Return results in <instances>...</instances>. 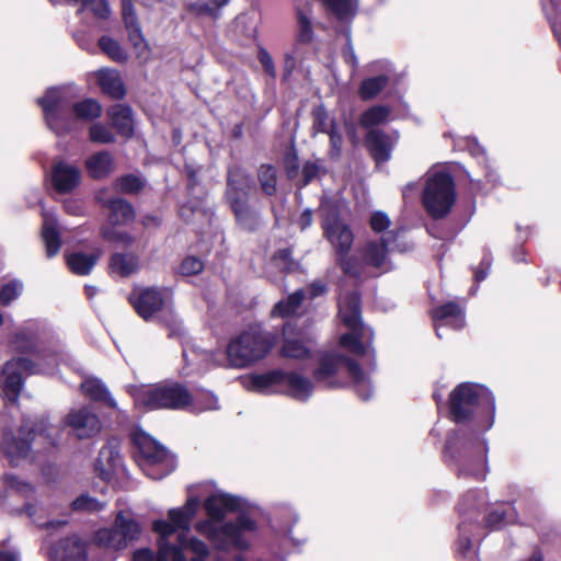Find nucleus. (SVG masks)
I'll use <instances>...</instances> for the list:
<instances>
[{
  "instance_id": "obj_19",
  "label": "nucleus",
  "mask_w": 561,
  "mask_h": 561,
  "mask_svg": "<svg viewBox=\"0 0 561 561\" xmlns=\"http://www.w3.org/2000/svg\"><path fill=\"white\" fill-rule=\"evenodd\" d=\"M140 534V526L128 511H121L115 517L113 527L101 528L95 531L96 545L114 550L125 549Z\"/></svg>"
},
{
  "instance_id": "obj_53",
  "label": "nucleus",
  "mask_w": 561,
  "mask_h": 561,
  "mask_svg": "<svg viewBox=\"0 0 561 561\" xmlns=\"http://www.w3.org/2000/svg\"><path fill=\"white\" fill-rule=\"evenodd\" d=\"M169 559L173 561V556L171 553H162L159 547L158 554H154L150 549H139L134 553V561H161Z\"/></svg>"
},
{
  "instance_id": "obj_43",
  "label": "nucleus",
  "mask_w": 561,
  "mask_h": 561,
  "mask_svg": "<svg viewBox=\"0 0 561 561\" xmlns=\"http://www.w3.org/2000/svg\"><path fill=\"white\" fill-rule=\"evenodd\" d=\"M391 108L386 105H375L365 111L360 116V125L365 128L378 126L388 121Z\"/></svg>"
},
{
  "instance_id": "obj_22",
  "label": "nucleus",
  "mask_w": 561,
  "mask_h": 561,
  "mask_svg": "<svg viewBox=\"0 0 561 561\" xmlns=\"http://www.w3.org/2000/svg\"><path fill=\"white\" fill-rule=\"evenodd\" d=\"M284 344L280 351L283 357L304 359L311 353L310 337L302 332L295 333L291 323H286L283 329Z\"/></svg>"
},
{
  "instance_id": "obj_4",
  "label": "nucleus",
  "mask_w": 561,
  "mask_h": 561,
  "mask_svg": "<svg viewBox=\"0 0 561 561\" xmlns=\"http://www.w3.org/2000/svg\"><path fill=\"white\" fill-rule=\"evenodd\" d=\"M70 98L66 88H50L38 100L46 124L57 136H65L76 129L78 119L90 121L98 118L102 107L95 100L87 99L73 104L68 110Z\"/></svg>"
},
{
  "instance_id": "obj_11",
  "label": "nucleus",
  "mask_w": 561,
  "mask_h": 561,
  "mask_svg": "<svg viewBox=\"0 0 561 561\" xmlns=\"http://www.w3.org/2000/svg\"><path fill=\"white\" fill-rule=\"evenodd\" d=\"M399 231L389 230L379 238L366 240L354 255L356 263L360 264V273L366 266L383 272L390 270V253L393 251L404 252L410 249L408 243L399 241Z\"/></svg>"
},
{
  "instance_id": "obj_44",
  "label": "nucleus",
  "mask_w": 561,
  "mask_h": 561,
  "mask_svg": "<svg viewBox=\"0 0 561 561\" xmlns=\"http://www.w3.org/2000/svg\"><path fill=\"white\" fill-rule=\"evenodd\" d=\"M102 237L108 242L123 247H127L134 241V238L129 233L110 224L102 228Z\"/></svg>"
},
{
  "instance_id": "obj_42",
  "label": "nucleus",
  "mask_w": 561,
  "mask_h": 561,
  "mask_svg": "<svg viewBox=\"0 0 561 561\" xmlns=\"http://www.w3.org/2000/svg\"><path fill=\"white\" fill-rule=\"evenodd\" d=\"M389 77L380 75L365 79L359 87V96L363 100H371L376 98L389 84Z\"/></svg>"
},
{
  "instance_id": "obj_30",
  "label": "nucleus",
  "mask_w": 561,
  "mask_h": 561,
  "mask_svg": "<svg viewBox=\"0 0 561 561\" xmlns=\"http://www.w3.org/2000/svg\"><path fill=\"white\" fill-rule=\"evenodd\" d=\"M433 318L436 323V333L440 337L442 327L461 329L465 325V316L462 309L454 302L443 305L433 311Z\"/></svg>"
},
{
  "instance_id": "obj_31",
  "label": "nucleus",
  "mask_w": 561,
  "mask_h": 561,
  "mask_svg": "<svg viewBox=\"0 0 561 561\" xmlns=\"http://www.w3.org/2000/svg\"><path fill=\"white\" fill-rule=\"evenodd\" d=\"M366 142L373 158L378 164L390 159L393 140L389 136L380 130L371 129L366 137Z\"/></svg>"
},
{
  "instance_id": "obj_58",
  "label": "nucleus",
  "mask_w": 561,
  "mask_h": 561,
  "mask_svg": "<svg viewBox=\"0 0 561 561\" xmlns=\"http://www.w3.org/2000/svg\"><path fill=\"white\" fill-rule=\"evenodd\" d=\"M273 264L283 271H290L295 265L291 260V253L289 250H282L277 252L273 256Z\"/></svg>"
},
{
  "instance_id": "obj_14",
  "label": "nucleus",
  "mask_w": 561,
  "mask_h": 561,
  "mask_svg": "<svg viewBox=\"0 0 561 561\" xmlns=\"http://www.w3.org/2000/svg\"><path fill=\"white\" fill-rule=\"evenodd\" d=\"M474 407L494 411V397L483 386L470 382L460 383L450 393V410L457 423L467 421Z\"/></svg>"
},
{
  "instance_id": "obj_60",
  "label": "nucleus",
  "mask_w": 561,
  "mask_h": 561,
  "mask_svg": "<svg viewBox=\"0 0 561 561\" xmlns=\"http://www.w3.org/2000/svg\"><path fill=\"white\" fill-rule=\"evenodd\" d=\"M506 520V513L503 510L491 512L486 518V524L491 528H499Z\"/></svg>"
},
{
  "instance_id": "obj_13",
  "label": "nucleus",
  "mask_w": 561,
  "mask_h": 561,
  "mask_svg": "<svg viewBox=\"0 0 561 561\" xmlns=\"http://www.w3.org/2000/svg\"><path fill=\"white\" fill-rule=\"evenodd\" d=\"M456 199L454 181L449 173L436 171L428 173L423 192V204L434 218L446 216Z\"/></svg>"
},
{
  "instance_id": "obj_35",
  "label": "nucleus",
  "mask_w": 561,
  "mask_h": 561,
  "mask_svg": "<svg viewBox=\"0 0 561 561\" xmlns=\"http://www.w3.org/2000/svg\"><path fill=\"white\" fill-rule=\"evenodd\" d=\"M479 453L473 457H465L461 461L460 470L465 474L473 476L477 479H484L488 472L486 448L485 445L477 440Z\"/></svg>"
},
{
  "instance_id": "obj_23",
  "label": "nucleus",
  "mask_w": 561,
  "mask_h": 561,
  "mask_svg": "<svg viewBox=\"0 0 561 561\" xmlns=\"http://www.w3.org/2000/svg\"><path fill=\"white\" fill-rule=\"evenodd\" d=\"M51 183L59 193H70L79 186L81 182V172L78 167L58 161L51 170Z\"/></svg>"
},
{
  "instance_id": "obj_39",
  "label": "nucleus",
  "mask_w": 561,
  "mask_h": 561,
  "mask_svg": "<svg viewBox=\"0 0 561 561\" xmlns=\"http://www.w3.org/2000/svg\"><path fill=\"white\" fill-rule=\"evenodd\" d=\"M110 208L108 224L112 226H121L134 219L133 207L124 199L117 198L107 203Z\"/></svg>"
},
{
  "instance_id": "obj_45",
  "label": "nucleus",
  "mask_w": 561,
  "mask_h": 561,
  "mask_svg": "<svg viewBox=\"0 0 561 561\" xmlns=\"http://www.w3.org/2000/svg\"><path fill=\"white\" fill-rule=\"evenodd\" d=\"M328 9L339 19H347L354 16L356 5L352 0H323Z\"/></svg>"
},
{
  "instance_id": "obj_37",
  "label": "nucleus",
  "mask_w": 561,
  "mask_h": 561,
  "mask_svg": "<svg viewBox=\"0 0 561 561\" xmlns=\"http://www.w3.org/2000/svg\"><path fill=\"white\" fill-rule=\"evenodd\" d=\"M82 392L91 400L100 401L112 409L117 408V403L111 396L105 385L96 378H88L81 383Z\"/></svg>"
},
{
  "instance_id": "obj_40",
  "label": "nucleus",
  "mask_w": 561,
  "mask_h": 561,
  "mask_svg": "<svg viewBox=\"0 0 561 561\" xmlns=\"http://www.w3.org/2000/svg\"><path fill=\"white\" fill-rule=\"evenodd\" d=\"M173 547L180 548L181 553L184 556H185L184 551L190 550L196 554L195 558H199L203 560L209 553V549L204 541H202L195 537H188L187 534H185V533H179L175 536V541H173Z\"/></svg>"
},
{
  "instance_id": "obj_38",
  "label": "nucleus",
  "mask_w": 561,
  "mask_h": 561,
  "mask_svg": "<svg viewBox=\"0 0 561 561\" xmlns=\"http://www.w3.org/2000/svg\"><path fill=\"white\" fill-rule=\"evenodd\" d=\"M139 268V259L133 253H115L110 259V271L112 274L126 277Z\"/></svg>"
},
{
  "instance_id": "obj_18",
  "label": "nucleus",
  "mask_w": 561,
  "mask_h": 561,
  "mask_svg": "<svg viewBox=\"0 0 561 561\" xmlns=\"http://www.w3.org/2000/svg\"><path fill=\"white\" fill-rule=\"evenodd\" d=\"M139 450V461L144 472L151 479L158 480L173 471L174 458L168 450L147 435L136 438Z\"/></svg>"
},
{
  "instance_id": "obj_47",
  "label": "nucleus",
  "mask_w": 561,
  "mask_h": 561,
  "mask_svg": "<svg viewBox=\"0 0 561 561\" xmlns=\"http://www.w3.org/2000/svg\"><path fill=\"white\" fill-rule=\"evenodd\" d=\"M259 180L262 190L272 195L276 192V171L272 165H262L259 170Z\"/></svg>"
},
{
  "instance_id": "obj_48",
  "label": "nucleus",
  "mask_w": 561,
  "mask_h": 561,
  "mask_svg": "<svg viewBox=\"0 0 561 561\" xmlns=\"http://www.w3.org/2000/svg\"><path fill=\"white\" fill-rule=\"evenodd\" d=\"M23 284L19 280H11L4 284L0 291V302L4 306L10 305L22 293Z\"/></svg>"
},
{
  "instance_id": "obj_24",
  "label": "nucleus",
  "mask_w": 561,
  "mask_h": 561,
  "mask_svg": "<svg viewBox=\"0 0 561 561\" xmlns=\"http://www.w3.org/2000/svg\"><path fill=\"white\" fill-rule=\"evenodd\" d=\"M283 369H274L265 374L250 375L243 379L248 390L263 394L282 393Z\"/></svg>"
},
{
  "instance_id": "obj_61",
  "label": "nucleus",
  "mask_w": 561,
  "mask_h": 561,
  "mask_svg": "<svg viewBox=\"0 0 561 561\" xmlns=\"http://www.w3.org/2000/svg\"><path fill=\"white\" fill-rule=\"evenodd\" d=\"M471 442L465 439V435L460 432H455L447 440V449H453L461 445L468 449L471 446Z\"/></svg>"
},
{
  "instance_id": "obj_8",
  "label": "nucleus",
  "mask_w": 561,
  "mask_h": 561,
  "mask_svg": "<svg viewBox=\"0 0 561 561\" xmlns=\"http://www.w3.org/2000/svg\"><path fill=\"white\" fill-rule=\"evenodd\" d=\"M128 392L137 407L147 410H179L192 402V397L186 388L175 382L130 386Z\"/></svg>"
},
{
  "instance_id": "obj_50",
  "label": "nucleus",
  "mask_w": 561,
  "mask_h": 561,
  "mask_svg": "<svg viewBox=\"0 0 561 561\" xmlns=\"http://www.w3.org/2000/svg\"><path fill=\"white\" fill-rule=\"evenodd\" d=\"M73 511L99 512L103 510L104 503L83 494L71 503Z\"/></svg>"
},
{
  "instance_id": "obj_6",
  "label": "nucleus",
  "mask_w": 561,
  "mask_h": 561,
  "mask_svg": "<svg viewBox=\"0 0 561 561\" xmlns=\"http://www.w3.org/2000/svg\"><path fill=\"white\" fill-rule=\"evenodd\" d=\"M199 505L197 496H190L183 506L169 510V520L156 519L152 523V530L158 535V547L162 553H171L173 561H186V556L181 553L180 548L173 547L172 538L179 533L187 534Z\"/></svg>"
},
{
  "instance_id": "obj_12",
  "label": "nucleus",
  "mask_w": 561,
  "mask_h": 561,
  "mask_svg": "<svg viewBox=\"0 0 561 561\" xmlns=\"http://www.w3.org/2000/svg\"><path fill=\"white\" fill-rule=\"evenodd\" d=\"M345 371L355 382L356 390L363 399H369L373 389L368 377L360 370L358 365L339 354H327L321 357L319 367L314 370V379L325 382L328 386H336L335 377Z\"/></svg>"
},
{
  "instance_id": "obj_5",
  "label": "nucleus",
  "mask_w": 561,
  "mask_h": 561,
  "mask_svg": "<svg viewBox=\"0 0 561 561\" xmlns=\"http://www.w3.org/2000/svg\"><path fill=\"white\" fill-rule=\"evenodd\" d=\"M324 237L333 247L336 260L343 272L351 276L360 275V264L350 254L354 241L351 228L339 217L337 203L323 199L320 206Z\"/></svg>"
},
{
  "instance_id": "obj_62",
  "label": "nucleus",
  "mask_w": 561,
  "mask_h": 561,
  "mask_svg": "<svg viewBox=\"0 0 561 561\" xmlns=\"http://www.w3.org/2000/svg\"><path fill=\"white\" fill-rule=\"evenodd\" d=\"M259 60L267 73L275 76V67H274L273 59L266 50H264V49L260 50Z\"/></svg>"
},
{
  "instance_id": "obj_34",
  "label": "nucleus",
  "mask_w": 561,
  "mask_h": 561,
  "mask_svg": "<svg viewBox=\"0 0 561 561\" xmlns=\"http://www.w3.org/2000/svg\"><path fill=\"white\" fill-rule=\"evenodd\" d=\"M107 114L121 136L130 137L134 134V121L130 107L116 104L108 110Z\"/></svg>"
},
{
  "instance_id": "obj_16",
  "label": "nucleus",
  "mask_w": 561,
  "mask_h": 561,
  "mask_svg": "<svg viewBox=\"0 0 561 561\" xmlns=\"http://www.w3.org/2000/svg\"><path fill=\"white\" fill-rule=\"evenodd\" d=\"M139 450V461L144 472L151 479L158 480L173 471L174 458L168 450L147 435L136 438Z\"/></svg>"
},
{
  "instance_id": "obj_26",
  "label": "nucleus",
  "mask_w": 561,
  "mask_h": 561,
  "mask_svg": "<svg viewBox=\"0 0 561 561\" xmlns=\"http://www.w3.org/2000/svg\"><path fill=\"white\" fill-rule=\"evenodd\" d=\"M116 439L108 440L100 450L95 461V472L103 480H110L121 466V456Z\"/></svg>"
},
{
  "instance_id": "obj_9",
  "label": "nucleus",
  "mask_w": 561,
  "mask_h": 561,
  "mask_svg": "<svg viewBox=\"0 0 561 561\" xmlns=\"http://www.w3.org/2000/svg\"><path fill=\"white\" fill-rule=\"evenodd\" d=\"M57 432V428L48 424V420L44 416L35 424L25 419L19 432V439L11 432L3 434L2 450L13 465H18L27 458L31 444L35 438L41 437L49 445H54Z\"/></svg>"
},
{
  "instance_id": "obj_3",
  "label": "nucleus",
  "mask_w": 561,
  "mask_h": 561,
  "mask_svg": "<svg viewBox=\"0 0 561 561\" xmlns=\"http://www.w3.org/2000/svg\"><path fill=\"white\" fill-rule=\"evenodd\" d=\"M274 344L273 337L259 331H245L233 337L227 345L226 356L218 358L207 351L184 352L187 365L196 366V370H207L213 367L245 368L263 359Z\"/></svg>"
},
{
  "instance_id": "obj_57",
  "label": "nucleus",
  "mask_w": 561,
  "mask_h": 561,
  "mask_svg": "<svg viewBox=\"0 0 561 561\" xmlns=\"http://www.w3.org/2000/svg\"><path fill=\"white\" fill-rule=\"evenodd\" d=\"M390 226V219L387 214L382 211H376L370 217V227L377 232L381 233Z\"/></svg>"
},
{
  "instance_id": "obj_56",
  "label": "nucleus",
  "mask_w": 561,
  "mask_h": 561,
  "mask_svg": "<svg viewBox=\"0 0 561 561\" xmlns=\"http://www.w3.org/2000/svg\"><path fill=\"white\" fill-rule=\"evenodd\" d=\"M218 409V399L210 392L201 394V398L196 399L195 410L207 411Z\"/></svg>"
},
{
  "instance_id": "obj_27",
  "label": "nucleus",
  "mask_w": 561,
  "mask_h": 561,
  "mask_svg": "<svg viewBox=\"0 0 561 561\" xmlns=\"http://www.w3.org/2000/svg\"><path fill=\"white\" fill-rule=\"evenodd\" d=\"M282 383V393L299 401L307 400L313 391V385L310 379L296 371L283 370Z\"/></svg>"
},
{
  "instance_id": "obj_36",
  "label": "nucleus",
  "mask_w": 561,
  "mask_h": 561,
  "mask_svg": "<svg viewBox=\"0 0 561 561\" xmlns=\"http://www.w3.org/2000/svg\"><path fill=\"white\" fill-rule=\"evenodd\" d=\"M85 168L90 176L102 179L114 170V160L110 152L101 151L87 159Z\"/></svg>"
},
{
  "instance_id": "obj_2",
  "label": "nucleus",
  "mask_w": 561,
  "mask_h": 561,
  "mask_svg": "<svg viewBox=\"0 0 561 561\" xmlns=\"http://www.w3.org/2000/svg\"><path fill=\"white\" fill-rule=\"evenodd\" d=\"M244 506L241 497L218 491L205 500L204 507L209 518L197 522L195 530L220 549H244L249 545L245 534L255 531V522L242 515L236 524H220L227 513L241 511Z\"/></svg>"
},
{
  "instance_id": "obj_33",
  "label": "nucleus",
  "mask_w": 561,
  "mask_h": 561,
  "mask_svg": "<svg viewBox=\"0 0 561 561\" xmlns=\"http://www.w3.org/2000/svg\"><path fill=\"white\" fill-rule=\"evenodd\" d=\"M98 83L102 91L113 99H122L126 91L119 73L113 69H101L96 72Z\"/></svg>"
},
{
  "instance_id": "obj_7",
  "label": "nucleus",
  "mask_w": 561,
  "mask_h": 561,
  "mask_svg": "<svg viewBox=\"0 0 561 561\" xmlns=\"http://www.w3.org/2000/svg\"><path fill=\"white\" fill-rule=\"evenodd\" d=\"M339 314L348 332L340 339V345L355 355H366L373 341V331L360 321L359 296L353 291L341 296Z\"/></svg>"
},
{
  "instance_id": "obj_54",
  "label": "nucleus",
  "mask_w": 561,
  "mask_h": 561,
  "mask_svg": "<svg viewBox=\"0 0 561 561\" xmlns=\"http://www.w3.org/2000/svg\"><path fill=\"white\" fill-rule=\"evenodd\" d=\"M313 127L317 131L329 134L330 129H334V126L329 118L327 112L322 108H318L314 112Z\"/></svg>"
},
{
  "instance_id": "obj_20",
  "label": "nucleus",
  "mask_w": 561,
  "mask_h": 561,
  "mask_svg": "<svg viewBox=\"0 0 561 561\" xmlns=\"http://www.w3.org/2000/svg\"><path fill=\"white\" fill-rule=\"evenodd\" d=\"M250 188V179L241 169L229 170L227 196L238 221L248 228H251L250 222L253 219V214L245 204Z\"/></svg>"
},
{
  "instance_id": "obj_29",
  "label": "nucleus",
  "mask_w": 561,
  "mask_h": 561,
  "mask_svg": "<svg viewBox=\"0 0 561 561\" xmlns=\"http://www.w3.org/2000/svg\"><path fill=\"white\" fill-rule=\"evenodd\" d=\"M42 240L45 245L46 256L48 259L55 256L61 247L60 232L58 222L54 213L43 210Z\"/></svg>"
},
{
  "instance_id": "obj_21",
  "label": "nucleus",
  "mask_w": 561,
  "mask_h": 561,
  "mask_svg": "<svg viewBox=\"0 0 561 561\" xmlns=\"http://www.w3.org/2000/svg\"><path fill=\"white\" fill-rule=\"evenodd\" d=\"M65 424L70 426L79 438H89L101 431L99 416L87 407L75 408L65 417Z\"/></svg>"
},
{
  "instance_id": "obj_59",
  "label": "nucleus",
  "mask_w": 561,
  "mask_h": 561,
  "mask_svg": "<svg viewBox=\"0 0 561 561\" xmlns=\"http://www.w3.org/2000/svg\"><path fill=\"white\" fill-rule=\"evenodd\" d=\"M545 10L550 21L552 31L556 37L558 38L559 43L561 44V9L556 7L552 9V11H549L545 5Z\"/></svg>"
},
{
  "instance_id": "obj_49",
  "label": "nucleus",
  "mask_w": 561,
  "mask_h": 561,
  "mask_svg": "<svg viewBox=\"0 0 561 561\" xmlns=\"http://www.w3.org/2000/svg\"><path fill=\"white\" fill-rule=\"evenodd\" d=\"M90 139L98 144H111L115 140V137L108 127L96 123L90 127Z\"/></svg>"
},
{
  "instance_id": "obj_63",
  "label": "nucleus",
  "mask_w": 561,
  "mask_h": 561,
  "mask_svg": "<svg viewBox=\"0 0 561 561\" xmlns=\"http://www.w3.org/2000/svg\"><path fill=\"white\" fill-rule=\"evenodd\" d=\"M305 178V185L308 184L319 173V165L314 162H307L302 170Z\"/></svg>"
},
{
  "instance_id": "obj_28",
  "label": "nucleus",
  "mask_w": 561,
  "mask_h": 561,
  "mask_svg": "<svg viewBox=\"0 0 561 561\" xmlns=\"http://www.w3.org/2000/svg\"><path fill=\"white\" fill-rule=\"evenodd\" d=\"M53 561H87V545L79 537L61 540L50 553Z\"/></svg>"
},
{
  "instance_id": "obj_52",
  "label": "nucleus",
  "mask_w": 561,
  "mask_h": 561,
  "mask_svg": "<svg viewBox=\"0 0 561 561\" xmlns=\"http://www.w3.org/2000/svg\"><path fill=\"white\" fill-rule=\"evenodd\" d=\"M298 38L300 42H310L312 38V28L310 18L302 11H298Z\"/></svg>"
},
{
  "instance_id": "obj_51",
  "label": "nucleus",
  "mask_w": 561,
  "mask_h": 561,
  "mask_svg": "<svg viewBox=\"0 0 561 561\" xmlns=\"http://www.w3.org/2000/svg\"><path fill=\"white\" fill-rule=\"evenodd\" d=\"M142 186V180L135 175L123 176L116 182L117 190L123 193H137Z\"/></svg>"
},
{
  "instance_id": "obj_10",
  "label": "nucleus",
  "mask_w": 561,
  "mask_h": 561,
  "mask_svg": "<svg viewBox=\"0 0 561 561\" xmlns=\"http://www.w3.org/2000/svg\"><path fill=\"white\" fill-rule=\"evenodd\" d=\"M129 300L137 313L145 320L158 319L172 328L180 325L169 289L150 287L137 289L130 295Z\"/></svg>"
},
{
  "instance_id": "obj_25",
  "label": "nucleus",
  "mask_w": 561,
  "mask_h": 561,
  "mask_svg": "<svg viewBox=\"0 0 561 561\" xmlns=\"http://www.w3.org/2000/svg\"><path fill=\"white\" fill-rule=\"evenodd\" d=\"M122 15L128 32L129 41L135 47L138 57L147 58L149 48L141 33L134 7L129 0H122Z\"/></svg>"
},
{
  "instance_id": "obj_1",
  "label": "nucleus",
  "mask_w": 561,
  "mask_h": 561,
  "mask_svg": "<svg viewBox=\"0 0 561 561\" xmlns=\"http://www.w3.org/2000/svg\"><path fill=\"white\" fill-rule=\"evenodd\" d=\"M13 345L18 351L30 352L33 359L16 357L3 368V398L15 403L23 387V374H55L68 354L60 341L44 325L31 323L16 333Z\"/></svg>"
},
{
  "instance_id": "obj_17",
  "label": "nucleus",
  "mask_w": 561,
  "mask_h": 561,
  "mask_svg": "<svg viewBox=\"0 0 561 561\" xmlns=\"http://www.w3.org/2000/svg\"><path fill=\"white\" fill-rule=\"evenodd\" d=\"M139 450V461L144 472L151 479L158 480L173 471L174 458L168 450L147 435L136 438Z\"/></svg>"
},
{
  "instance_id": "obj_32",
  "label": "nucleus",
  "mask_w": 561,
  "mask_h": 561,
  "mask_svg": "<svg viewBox=\"0 0 561 561\" xmlns=\"http://www.w3.org/2000/svg\"><path fill=\"white\" fill-rule=\"evenodd\" d=\"M102 255V250L95 249L92 253L72 252L66 256L67 265L77 275H88Z\"/></svg>"
},
{
  "instance_id": "obj_55",
  "label": "nucleus",
  "mask_w": 561,
  "mask_h": 561,
  "mask_svg": "<svg viewBox=\"0 0 561 561\" xmlns=\"http://www.w3.org/2000/svg\"><path fill=\"white\" fill-rule=\"evenodd\" d=\"M203 262L195 256H187L180 265V272L183 275H195L203 271Z\"/></svg>"
},
{
  "instance_id": "obj_46",
  "label": "nucleus",
  "mask_w": 561,
  "mask_h": 561,
  "mask_svg": "<svg viewBox=\"0 0 561 561\" xmlns=\"http://www.w3.org/2000/svg\"><path fill=\"white\" fill-rule=\"evenodd\" d=\"M99 45L102 51L105 53L113 60L122 61L126 59V54L124 49L115 39L107 36H103L100 38Z\"/></svg>"
},
{
  "instance_id": "obj_41",
  "label": "nucleus",
  "mask_w": 561,
  "mask_h": 561,
  "mask_svg": "<svg viewBox=\"0 0 561 561\" xmlns=\"http://www.w3.org/2000/svg\"><path fill=\"white\" fill-rule=\"evenodd\" d=\"M305 298V293L300 289L289 295L286 299L278 301L272 310L273 317H291L296 314L298 308L302 299Z\"/></svg>"
},
{
  "instance_id": "obj_64",
  "label": "nucleus",
  "mask_w": 561,
  "mask_h": 561,
  "mask_svg": "<svg viewBox=\"0 0 561 561\" xmlns=\"http://www.w3.org/2000/svg\"><path fill=\"white\" fill-rule=\"evenodd\" d=\"M305 293V297L309 298H316L318 296H321L325 293V286L319 282L312 283L306 290H302Z\"/></svg>"
},
{
  "instance_id": "obj_15",
  "label": "nucleus",
  "mask_w": 561,
  "mask_h": 561,
  "mask_svg": "<svg viewBox=\"0 0 561 561\" xmlns=\"http://www.w3.org/2000/svg\"><path fill=\"white\" fill-rule=\"evenodd\" d=\"M139 450V461L144 472L151 479L158 480L173 471L174 458L168 450L147 435L136 438Z\"/></svg>"
}]
</instances>
